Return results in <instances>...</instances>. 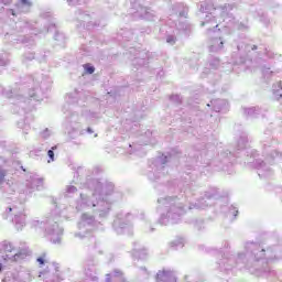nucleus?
I'll return each mask as SVG.
<instances>
[{
  "label": "nucleus",
  "mask_w": 282,
  "mask_h": 282,
  "mask_svg": "<svg viewBox=\"0 0 282 282\" xmlns=\"http://www.w3.org/2000/svg\"><path fill=\"white\" fill-rule=\"evenodd\" d=\"M10 213H12V208H9Z\"/></svg>",
  "instance_id": "nucleus-6"
},
{
  "label": "nucleus",
  "mask_w": 282,
  "mask_h": 282,
  "mask_svg": "<svg viewBox=\"0 0 282 282\" xmlns=\"http://www.w3.org/2000/svg\"><path fill=\"white\" fill-rule=\"evenodd\" d=\"M0 272H1V265H0Z\"/></svg>",
  "instance_id": "nucleus-7"
},
{
  "label": "nucleus",
  "mask_w": 282,
  "mask_h": 282,
  "mask_svg": "<svg viewBox=\"0 0 282 282\" xmlns=\"http://www.w3.org/2000/svg\"><path fill=\"white\" fill-rule=\"evenodd\" d=\"M167 43H173V39L169 37Z\"/></svg>",
  "instance_id": "nucleus-5"
},
{
  "label": "nucleus",
  "mask_w": 282,
  "mask_h": 282,
  "mask_svg": "<svg viewBox=\"0 0 282 282\" xmlns=\"http://www.w3.org/2000/svg\"><path fill=\"white\" fill-rule=\"evenodd\" d=\"M20 2L22 3V6H32V3H30V0H20Z\"/></svg>",
  "instance_id": "nucleus-4"
},
{
  "label": "nucleus",
  "mask_w": 282,
  "mask_h": 282,
  "mask_svg": "<svg viewBox=\"0 0 282 282\" xmlns=\"http://www.w3.org/2000/svg\"><path fill=\"white\" fill-rule=\"evenodd\" d=\"M47 155H48L51 162H54V150H48Z\"/></svg>",
  "instance_id": "nucleus-2"
},
{
  "label": "nucleus",
  "mask_w": 282,
  "mask_h": 282,
  "mask_svg": "<svg viewBox=\"0 0 282 282\" xmlns=\"http://www.w3.org/2000/svg\"><path fill=\"white\" fill-rule=\"evenodd\" d=\"M37 263H40V265H45V254L41 258H37Z\"/></svg>",
  "instance_id": "nucleus-3"
},
{
  "label": "nucleus",
  "mask_w": 282,
  "mask_h": 282,
  "mask_svg": "<svg viewBox=\"0 0 282 282\" xmlns=\"http://www.w3.org/2000/svg\"><path fill=\"white\" fill-rule=\"evenodd\" d=\"M84 69L86 74H94V72H96V68L94 66H90L89 64H85Z\"/></svg>",
  "instance_id": "nucleus-1"
}]
</instances>
